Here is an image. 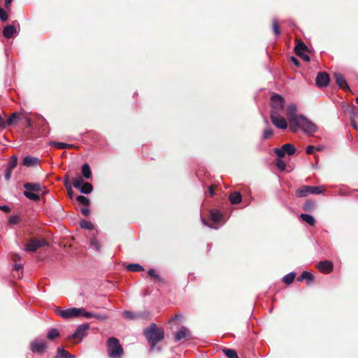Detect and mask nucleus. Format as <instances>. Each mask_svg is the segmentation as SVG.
<instances>
[{"label": "nucleus", "mask_w": 358, "mask_h": 358, "mask_svg": "<svg viewBox=\"0 0 358 358\" xmlns=\"http://www.w3.org/2000/svg\"><path fill=\"white\" fill-rule=\"evenodd\" d=\"M0 127L2 128H6V120L0 115Z\"/></svg>", "instance_id": "nucleus-59"}, {"label": "nucleus", "mask_w": 358, "mask_h": 358, "mask_svg": "<svg viewBox=\"0 0 358 358\" xmlns=\"http://www.w3.org/2000/svg\"><path fill=\"white\" fill-rule=\"evenodd\" d=\"M51 145L57 148V149H64L71 148L72 145L61 142H52Z\"/></svg>", "instance_id": "nucleus-40"}, {"label": "nucleus", "mask_w": 358, "mask_h": 358, "mask_svg": "<svg viewBox=\"0 0 358 358\" xmlns=\"http://www.w3.org/2000/svg\"><path fill=\"white\" fill-rule=\"evenodd\" d=\"M276 166L281 171H284L286 167L285 163L281 159L276 160Z\"/></svg>", "instance_id": "nucleus-47"}, {"label": "nucleus", "mask_w": 358, "mask_h": 358, "mask_svg": "<svg viewBox=\"0 0 358 358\" xmlns=\"http://www.w3.org/2000/svg\"><path fill=\"white\" fill-rule=\"evenodd\" d=\"M22 268V264H18L17 262L15 264L14 269L15 271H20Z\"/></svg>", "instance_id": "nucleus-60"}, {"label": "nucleus", "mask_w": 358, "mask_h": 358, "mask_svg": "<svg viewBox=\"0 0 358 358\" xmlns=\"http://www.w3.org/2000/svg\"><path fill=\"white\" fill-rule=\"evenodd\" d=\"M0 19L3 22H6L8 19L6 12L0 6Z\"/></svg>", "instance_id": "nucleus-46"}, {"label": "nucleus", "mask_w": 358, "mask_h": 358, "mask_svg": "<svg viewBox=\"0 0 358 358\" xmlns=\"http://www.w3.org/2000/svg\"><path fill=\"white\" fill-rule=\"evenodd\" d=\"M316 207L315 201L313 200H307L303 205V210L307 212L313 211Z\"/></svg>", "instance_id": "nucleus-26"}, {"label": "nucleus", "mask_w": 358, "mask_h": 358, "mask_svg": "<svg viewBox=\"0 0 358 358\" xmlns=\"http://www.w3.org/2000/svg\"><path fill=\"white\" fill-rule=\"evenodd\" d=\"M20 114L17 113H13L6 120V127H9L15 124L17 122V120L19 118Z\"/></svg>", "instance_id": "nucleus-29"}, {"label": "nucleus", "mask_w": 358, "mask_h": 358, "mask_svg": "<svg viewBox=\"0 0 358 358\" xmlns=\"http://www.w3.org/2000/svg\"><path fill=\"white\" fill-rule=\"evenodd\" d=\"M68 192L69 196L72 199L73 195V192L72 190V185L69 187V189H66Z\"/></svg>", "instance_id": "nucleus-61"}, {"label": "nucleus", "mask_w": 358, "mask_h": 358, "mask_svg": "<svg viewBox=\"0 0 358 358\" xmlns=\"http://www.w3.org/2000/svg\"><path fill=\"white\" fill-rule=\"evenodd\" d=\"M329 80L330 78L327 73L320 72L317 73L315 79L316 85L320 88L327 87L329 83Z\"/></svg>", "instance_id": "nucleus-12"}, {"label": "nucleus", "mask_w": 358, "mask_h": 358, "mask_svg": "<svg viewBox=\"0 0 358 358\" xmlns=\"http://www.w3.org/2000/svg\"><path fill=\"white\" fill-rule=\"evenodd\" d=\"M296 277V274L293 272L289 273L284 276L282 280L283 282L287 285H290L292 282H293L294 278Z\"/></svg>", "instance_id": "nucleus-37"}, {"label": "nucleus", "mask_w": 358, "mask_h": 358, "mask_svg": "<svg viewBox=\"0 0 358 358\" xmlns=\"http://www.w3.org/2000/svg\"><path fill=\"white\" fill-rule=\"evenodd\" d=\"M17 165V157L16 155H12L8 164V167L10 169L13 170Z\"/></svg>", "instance_id": "nucleus-39"}, {"label": "nucleus", "mask_w": 358, "mask_h": 358, "mask_svg": "<svg viewBox=\"0 0 358 358\" xmlns=\"http://www.w3.org/2000/svg\"><path fill=\"white\" fill-rule=\"evenodd\" d=\"M182 318H183V317L182 315L176 314L169 319V323H175L176 321L181 322L182 320Z\"/></svg>", "instance_id": "nucleus-45"}, {"label": "nucleus", "mask_w": 358, "mask_h": 358, "mask_svg": "<svg viewBox=\"0 0 358 358\" xmlns=\"http://www.w3.org/2000/svg\"><path fill=\"white\" fill-rule=\"evenodd\" d=\"M26 190L38 193L42 191V186L39 183L26 182L24 184Z\"/></svg>", "instance_id": "nucleus-17"}, {"label": "nucleus", "mask_w": 358, "mask_h": 358, "mask_svg": "<svg viewBox=\"0 0 358 358\" xmlns=\"http://www.w3.org/2000/svg\"><path fill=\"white\" fill-rule=\"evenodd\" d=\"M210 217H211V219L215 222H219L222 220V213L219 210H213L210 211Z\"/></svg>", "instance_id": "nucleus-34"}, {"label": "nucleus", "mask_w": 358, "mask_h": 358, "mask_svg": "<svg viewBox=\"0 0 358 358\" xmlns=\"http://www.w3.org/2000/svg\"><path fill=\"white\" fill-rule=\"evenodd\" d=\"M274 152L278 157L282 158L286 154L289 156L293 155L296 152V148L292 144L286 143L282 145L280 148H275Z\"/></svg>", "instance_id": "nucleus-8"}, {"label": "nucleus", "mask_w": 358, "mask_h": 358, "mask_svg": "<svg viewBox=\"0 0 358 358\" xmlns=\"http://www.w3.org/2000/svg\"><path fill=\"white\" fill-rule=\"evenodd\" d=\"M80 226L82 229H88V230H92L94 229L93 224L87 220H82L80 222Z\"/></svg>", "instance_id": "nucleus-38"}, {"label": "nucleus", "mask_w": 358, "mask_h": 358, "mask_svg": "<svg viewBox=\"0 0 358 358\" xmlns=\"http://www.w3.org/2000/svg\"><path fill=\"white\" fill-rule=\"evenodd\" d=\"M59 337H60V333L56 328H52L47 334V338L50 341H53Z\"/></svg>", "instance_id": "nucleus-28"}, {"label": "nucleus", "mask_w": 358, "mask_h": 358, "mask_svg": "<svg viewBox=\"0 0 358 358\" xmlns=\"http://www.w3.org/2000/svg\"><path fill=\"white\" fill-rule=\"evenodd\" d=\"M317 268L325 273H329L333 270V263L331 261L320 262L317 265Z\"/></svg>", "instance_id": "nucleus-15"}, {"label": "nucleus", "mask_w": 358, "mask_h": 358, "mask_svg": "<svg viewBox=\"0 0 358 358\" xmlns=\"http://www.w3.org/2000/svg\"><path fill=\"white\" fill-rule=\"evenodd\" d=\"M299 128L303 129L306 133L309 134H313L316 131V126L303 115L296 122L294 130L290 131L296 133Z\"/></svg>", "instance_id": "nucleus-3"}, {"label": "nucleus", "mask_w": 358, "mask_h": 358, "mask_svg": "<svg viewBox=\"0 0 358 358\" xmlns=\"http://www.w3.org/2000/svg\"><path fill=\"white\" fill-rule=\"evenodd\" d=\"M12 171H13L12 169H10L8 168L6 169V173H5V175H4L5 179L6 180H10V178L11 177Z\"/></svg>", "instance_id": "nucleus-53"}, {"label": "nucleus", "mask_w": 358, "mask_h": 358, "mask_svg": "<svg viewBox=\"0 0 358 358\" xmlns=\"http://www.w3.org/2000/svg\"><path fill=\"white\" fill-rule=\"evenodd\" d=\"M143 334L150 345V351L152 352L157 343L164 338V331L162 328L158 327L155 323H152L143 330Z\"/></svg>", "instance_id": "nucleus-1"}, {"label": "nucleus", "mask_w": 358, "mask_h": 358, "mask_svg": "<svg viewBox=\"0 0 358 358\" xmlns=\"http://www.w3.org/2000/svg\"><path fill=\"white\" fill-rule=\"evenodd\" d=\"M18 222H19V217L16 215L10 216L8 220V222L10 224H16L18 223Z\"/></svg>", "instance_id": "nucleus-49"}, {"label": "nucleus", "mask_w": 358, "mask_h": 358, "mask_svg": "<svg viewBox=\"0 0 358 358\" xmlns=\"http://www.w3.org/2000/svg\"><path fill=\"white\" fill-rule=\"evenodd\" d=\"M24 196L30 200L38 201L40 199L39 196L36 192H31L27 190L24 192Z\"/></svg>", "instance_id": "nucleus-36"}, {"label": "nucleus", "mask_w": 358, "mask_h": 358, "mask_svg": "<svg viewBox=\"0 0 358 358\" xmlns=\"http://www.w3.org/2000/svg\"><path fill=\"white\" fill-rule=\"evenodd\" d=\"M308 188L309 189L310 194H320L325 192V189L323 186L315 187L308 185Z\"/></svg>", "instance_id": "nucleus-27"}, {"label": "nucleus", "mask_w": 358, "mask_h": 358, "mask_svg": "<svg viewBox=\"0 0 358 358\" xmlns=\"http://www.w3.org/2000/svg\"><path fill=\"white\" fill-rule=\"evenodd\" d=\"M175 341L176 342L181 341L182 339H190L191 333L185 327H182L175 334Z\"/></svg>", "instance_id": "nucleus-14"}, {"label": "nucleus", "mask_w": 358, "mask_h": 358, "mask_svg": "<svg viewBox=\"0 0 358 358\" xmlns=\"http://www.w3.org/2000/svg\"><path fill=\"white\" fill-rule=\"evenodd\" d=\"M12 1H13V0H6L5 1V6L6 8H8V6H10V4L11 3Z\"/></svg>", "instance_id": "nucleus-64"}, {"label": "nucleus", "mask_w": 358, "mask_h": 358, "mask_svg": "<svg viewBox=\"0 0 358 358\" xmlns=\"http://www.w3.org/2000/svg\"><path fill=\"white\" fill-rule=\"evenodd\" d=\"M271 120L272 123L278 128L287 129V123L285 117L280 115V113L270 112Z\"/></svg>", "instance_id": "nucleus-9"}, {"label": "nucleus", "mask_w": 358, "mask_h": 358, "mask_svg": "<svg viewBox=\"0 0 358 358\" xmlns=\"http://www.w3.org/2000/svg\"><path fill=\"white\" fill-rule=\"evenodd\" d=\"M156 281L159 282V283H162V284H166V280L162 278L161 276L158 275L157 278H156Z\"/></svg>", "instance_id": "nucleus-57"}, {"label": "nucleus", "mask_w": 358, "mask_h": 358, "mask_svg": "<svg viewBox=\"0 0 358 358\" xmlns=\"http://www.w3.org/2000/svg\"><path fill=\"white\" fill-rule=\"evenodd\" d=\"M303 280H306L308 281V285H310L314 281L315 277L311 273L308 271H303L301 275L297 278V280L301 282Z\"/></svg>", "instance_id": "nucleus-20"}, {"label": "nucleus", "mask_w": 358, "mask_h": 358, "mask_svg": "<svg viewBox=\"0 0 358 358\" xmlns=\"http://www.w3.org/2000/svg\"><path fill=\"white\" fill-rule=\"evenodd\" d=\"M76 201L83 206L89 207L90 205V201L89 199L85 197V196H78L76 197Z\"/></svg>", "instance_id": "nucleus-35"}, {"label": "nucleus", "mask_w": 358, "mask_h": 358, "mask_svg": "<svg viewBox=\"0 0 358 358\" xmlns=\"http://www.w3.org/2000/svg\"><path fill=\"white\" fill-rule=\"evenodd\" d=\"M48 348L47 343L43 340H34L30 343V350L34 353L42 355Z\"/></svg>", "instance_id": "nucleus-10"}, {"label": "nucleus", "mask_w": 358, "mask_h": 358, "mask_svg": "<svg viewBox=\"0 0 358 358\" xmlns=\"http://www.w3.org/2000/svg\"><path fill=\"white\" fill-rule=\"evenodd\" d=\"M123 315L125 318L129 319V320H134L138 317V316L136 315L134 313L129 311V310H125L123 313Z\"/></svg>", "instance_id": "nucleus-44"}, {"label": "nucleus", "mask_w": 358, "mask_h": 358, "mask_svg": "<svg viewBox=\"0 0 358 358\" xmlns=\"http://www.w3.org/2000/svg\"><path fill=\"white\" fill-rule=\"evenodd\" d=\"M309 193V189L308 188V185H303L300 188L297 189L295 192V195L297 197H306Z\"/></svg>", "instance_id": "nucleus-23"}, {"label": "nucleus", "mask_w": 358, "mask_h": 358, "mask_svg": "<svg viewBox=\"0 0 358 358\" xmlns=\"http://www.w3.org/2000/svg\"><path fill=\"white\" fill-rule=\"evenodd\" d=\"M82 311V308H71L66 310H61L59 308H57L55 310L56 314L64 319H69L80 316V312Z\"/></svg>", "instance_id": "nucleus-6"}, {"label": "nucleus", "mask_w": 358, "mask_h": 358, "mask_svg": "<svg viewBox=\"0 0 358 358\" xmlns=\"http://www.w3.org/2000/svg\"><path fill=\"white\" fill-rule=\"evenodd\" d=\"M64 183L66 189H69V187L71 186V184L70 182L69 176L68 174H66L64 176Z\"/></svg>", "instance_id": "nucleus-51"}, {"label": "nucleus", "mask_w": 358, "mask_h": 358, "mask_svg": "<svg viewBox=\"0 0 358 358\" xmlns=\"http://www.w3.org/2000/svg\"><path fill=\"white\" fill-rule=\"evenodd\" d=\"M79 189L81 193L87 194L92 192L93 189V186L91 183L86 182L82 185Z\"/></svg>", "instance_id": "nucleus-31"}, {"label": "nucleus", "mask_w": 358, "mask_h": 358, "mask_svg": "<svg viewBox=\"0 0 358 358\" xmlns=\"http://www.w3.org/2000/svg\"><path fill=\"white\" fill-rule=\"evenodd\" d=\"M39 163V159L37 157L31 156H26L22 160V165L27 167L35 166Z\"/></svg>", "instance_id": "nucleus-16"}, {"label": "nucleus", "mask_w": 358, "mask_h": 358, "mask_svg": "<svg viewBox=\"0 0 358 358\" xmlns=\"http://www.w3.org/2000/svg\"><path fill=\"white\" fill-rule=\"evenodd\" d=\"M271 112L280 113L285 106V99L280 94H275L271 97Z\"/></svg>", "instance_id": "nucleus-7"}, {"label": "nucleus", "mask_w": 358, "mask_h": 358, "mask_svg": "<svg viewBox=\"0 0 358 358\" xmlns=\"http://www.w3.org/2000/svg\"><path fill=\"white\" fill-rule=\"evenodd\" d=\"M48 245V243L44 239L30 238L29 242L24 245V250L34 252Z\"/></svg>", "instance_id": "nucleus-4"}, {"label": "nucleus", "mask_w": 358, "mask_h": 358, "mask_svg": "<svg viewBox=\"0 0 358 358\" xmlns=\"http://www.w3.org/2000/svg\"><path fill=\"white\" fill-rule=\"evenodd\" d=\"M0 210H2L6 213H9L10 211V208L8 206H1Z\"/></svg>", "instance_id": "nucleus-58"}, {"label": "nucleus", "mask_w": 358, "mask_h": 358, "mask_svg": "<svg viewBox=\"0 0 358 358\" xmlns=\"http://www.w3.org/2000/svg\"><path fill=\"white\" fill-rule=\"evenodd\" d=\"M286 115L289 122V129L294 130V125L296 122L302 115H296V106L294 104H290L287 106L286 110Z\"/></svg>", "instance_id": "nucleus-5"}, {"label": "nucleus", "mask_w": 358, "mask_h": 358, "mask_svg": "<svg viewBox=\"0 0 358 358\" xmlns=\"http://www.w3.org/2000/svg\"><path fill=\"white\" fill-rule=\"evenodd\" d=\"M84 183L83 179L81 177H78L73 179V185L75 188H80Z\"/></svg>", "instance_id": "nucleus-42"}, {"label": "nucleus", "mask_w": 358, "mask_h": 358, "mask_svg": "<svg viewBox=\"0 0 358 358\" xmlns=\"http://www.w3.org/2000/svg\"><path fill=\"white\" fill-rule=\"evenodd\" d=\"M334 76L336 80V83L340 88L343 90L344 91L350 90L346 80L345 79L344 76L342 74L339 73H334Z\"/></svg>", "instance_id": "nucleus-13"}, {"label": "nucleus", "mask_w": 358, "mask_h": 358, "mask_svg": "<svg viewBox=\"0 0 358 358\" xmlns=\"http://www.w3.org/2000/svg\"><path fill=\"white\" fill-rule=\"evenodd\" d=\"M222 352L227 358H239L236 350L233 349L224 348Z\"/></svg>", "instance_id": "nucleus-32"}, {"label": "nucleus", "mask_w": 358, "mask_h": 358, "mask_svg": "<svg viewBox=\"0 0 358 358\" xmlns=\"http://www.w3.org/2000/svg\"><path fill=\"white\" fill-rule=\"evenodd\" d=\"M12 260L13 262H15V263H17V262H19L20 259H21V257L20 256L17 254V253H15V254H13L12 255V257H11Z\"/></svg>", "instance_id": "nucleus-55"}, {"label": "nucleus", "mask_w": 358, "mask_h": 358, "mask_svg": "<svg viewBox=\"0 0 358 358\" xmlns=\"http://www.w3.org/2000/svg\"><path fill=\"white\" fill-rule=\"evenodd\" d=\"M296 55H298L299 57H300L301 59H303V60H305L306 62H309L310 61V57L308 55H306L303 52H300V53H298V54H296Z\"/></svg>", "instance_id": "nucleus-52"}, {"label": "nucleus", "mask_w": 358, "mask_h": 358, "mask_svg": "<svg viewBox=\"0 0 358 358\" xmlns=\"http://www.w3.org/2000/svg\"><path fill=\"white\" fill-rule=\"evenodd\" d=\"M300 218L306 222V223L309 224L310 226H314L315 224V218L308 214H301Z\"/></svg>", "instance_id": "nucleus-30"}, {"label": "nucleus", "mask_w": 358, "mask_h": 358, "mask_svg": "<svg viewBox=\"0 0 358 358\" xmlns=\"http://www.w3.org/2000/svg\"><path fill=\"white\" fill-rule=\"evenodd\" d=\"M294 51L296 54L304 52H308L307 45L301 41H298L295 46Z\"/></svg>", "instance_id": "nucleus-25"}, {"label": "nucleus", "mask_w": 358, "mask_h": 358, "mask_svg": "<svg viewBox=\"0 0 358 358\" xmlns=\"http://www.w3.org/2000/svg\"><path fill=\"white\" fill-rule=\"evenodd\" d=\"M126 268L132 272L143 271L144 268L142 266L138 264H130L126 266Z\"/></svg>", "instance_id": "nucleus-33"}, {"label": "nucleus", "mask_w": 358, "mask_h": 358, "mask_svg": "<svg viewBox=\"0 0 358 358\" xmlns=\"http://www.w3.org/2000/svg\"><path fill=\"white\" fill-rule=\"evenodd\" d=\"M80 210L84 216L88 217L90 215V210L88 207L83 206V208H80Z\"/></svg>", "instance_id": "nucleus-50"}, {"label": "nucleus", "mask_w": 358, "mask_h": 358, "mask_svg": "<svg viewBox=\"0 0 358 358\" xmlns=\"http://www.w3.org/2000/svg\"><path fill=\"white\" fill-rule=\"evenodd\" d=\"M107 352L110 358H121L124 350L120 341L115 337H110L107 341Z\"/></svg>", "instance_id": "nucleus-2"}, {"label": "nucleus", "mask_w": 358, "mask_h": 358, "mask_svg": "<svg viewBox=\"0 0 358 358\" xmlns=\"http://www.w3.org/2000/svg\"><path fill=\"white\" fill-rule=\"evenodd\" d=\"M272 27H273V31L275 36H279L281 33L280 26L278 24V22L276 20H273L272 22Z\"/></svg>", "instance_id": "nucleus-41"}, {"label": "nucleus", "mask_w": 358, "mask_h": 358, "mask_svg": "<svg viewBox=\"0 0 358 358\" xmlns=\"http://www.w3.org/2000/svg\"><path fill=\"white\" fill-rule=\"evenodd\" d=\"M148 275H149L150 277L155 278V279H156V278H157V276L159 275H157V274L156 273V271H155L154 269H152V268L149 269V271H148Z\"/></svg>", "instance_id": "nucleus-54"}, {"label": "nucleus", "mask_w": 358, "mask_h": 358, "mask_svg": "<svg viewBox=\"0 0 358 358\" xmlns=\"http://www.w3.org/2000/svg\"><path fill=\"white\" fill-rule=\"evenodd\" d=\"M291 60L296 66H299V61L296 57H292Z\"/></svg>", "instance_id": "nucleus-63"}, {"label": "nucleus", "mask_w": 358, "mask_h": 358, "mask_svg": "<svg viewBox=\"0 0 358 358\" xmlns=\"http://www.w3.org/2000/svg\"><path fill=\"white\" fill-rule=\"evenodd\" d=\"M90 329V326L88 324H83L78 326L75 331V333L69 336V339H78V341H80L86 335L87 331Z\"/></svg>", "instance_id": "nucleus-11"}, {"label": "nucleus", "mask_w": 358, "mask_h": 358, "mask_svg": "<svg viewBox=\"0 0 358 358\" xmlns=\"http://www.w3.org/2000/svg\"><path fill=\"white\" fill-rule=\"evenodd\" d=\"M273 136V130L271 129H267L264 131L263 138L268 139Z\"/></svg>", "instance_id": "nucleus-48"}, {"label": "nucleus", "mask_w": 358, "mask_h": 358, "mask_svg": "<svg viewBox=\"0 0 358 358\" xmlns=\"http://www.w3.org/2000/svg\"><path fill=\"white\" fill-rule=\"evenodd\" d=\"M67 350H64L62 347H58L57 354L55 358H74Z\"/></svg>", "instance_id": "nucleus-21"}, {"label": "nucleus", "mask_w": 358, "mask_h": 358, "mask_svg": "<svg viewBox=\"0 0 358 358\" xmlns=\"http://www.w3.org/2000/svg\"><path fill=\"white\" fill-rule=\"evenodd\" d=\"M229 199L232 204H238L242 201V195L238 192H233L229 194Z\"/></svg>", "instance_id": "nucleus-22"}, {"label": "nucleus", "mask_w": 358, "mask_h": 358, "mask_svg": "<svg viewBox=\"0 0 358 358\" xmlns=\"http://www.w3.org/2000/svg\"><path fill=\"white\" fill-rule=\"evenodd\" d=\"M17 32L16 27L13 25H6L3 30V35L6 38H12L14 34Z\"/></svg>", "instance_id": "nucleus-18"}, {"label": "nucleus", "mask_w": 358, "mask_h": 358, "mask_svg": "<svg viewBox=\"0 0 358 358\" xmlns=\"http://www.w3.org/2000/svg\"><path fill=\"white\" fill-rule=\"evenodd\" d=\"M90 246L92 248H94L96 251H99L101 250L100 244H99V241H97V239L95 238H93L91 239Z\"/></svg>", "instance_id": "nucleus-43"}, {"label": "nucleus", "mask_w": 358, "mask_h": 358, "mask_svg": "<svg viewBox=\"0 0 358 358\" xmlns=\"http://www.w3.org/2000/svg\"><path fill=\"white\" fill-rule=\"evenodd\" d=\"M81 171L85 178L90 179L92 177L91 169L88 164L86 163L82 166Z\"/></svg>", "instance_id": "nucleus-24"}, {"label": "nucleus", "mask_w": 358, "mask_h": 358, "mask_svg": "<svg viewBox=\"0 0 358 358\" xmlns=\"http://www.w3.org/2000/svg\"><path fill=\"white\" fill-rule=\"evenodd\" d=\"M315 150V147L313 145H308L306 148V153L310 155L313 152V151Z\"/></svg>", "instance_id": "nucleus-56"}, {"label": "nucleus", "mask_w": 358, "mask_h": 358, "mask_svg": "<svg viewBox=\"0 0 358 358\" xmlns=\"http://www.w3.org/2000/svg\"><path fill=\"white\" fill-rule=\"evenodd\" d=\"M82 312H80V315L84 316L86 318H96L99 320H106V317L103 315L99 314H93L91 312L86 311L83 308H82Z\"/></svg>", "instance_id": "nucleus-19"}, {"label": "nucleus", "mask_w": 358, "mask_h": 358, "mask_svg": "<svg viewBox=\"0 0 358 358\" xmlns=\"http://www.w3.org/2000/svg\"><path fill=\"white\" fill-rule=\"evenodd\" d=\"M214 190H215V186L214 185H210L208 188V192L210 194V196H213L215 192H214Z\"/></svg>", "instance_id": "nucleus-62"}]
</instances>
